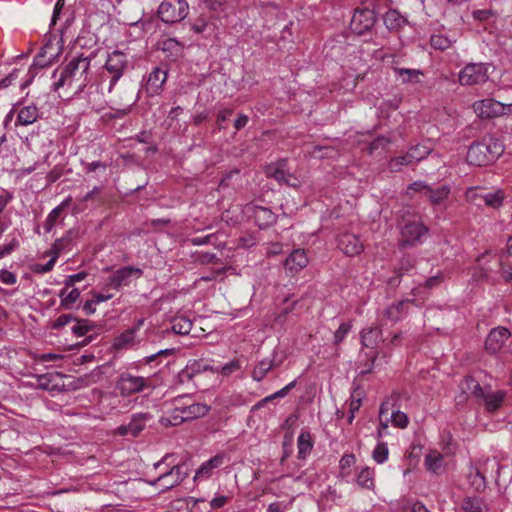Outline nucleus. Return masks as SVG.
<instances>
[{
  "mask_svg": "<svg viewBox=\"0 0 512 512\" xmlns=\"http://www.w3.org/2000/svg\"><path fill=\"white\" fill-rule=\"evenodd\" d=\"M90 59L82 55L72 58L64 67L54 71L52 87L55 91L65 89L71 93L81 92L88 84Z\"/></svg>",
  "mask_w": 512,
  "mask_h": 512,
  "instance_id": "obj_1",
  "label": "nucleus"
},
{
  "mask_svg": "<svg viewBox=\"0 0 512 512\" xmlns=\"http://www.w3.org/2000/svg\"><path fill=\"white\" fill-rule=\"evenodd\" d=\"M487 63H468L458 73V81L462 86L484 84L489 78Z\"/></svg>",
  "mask_w": 512,
  "mask_h": 512,
  "instance_id": "obj_2",
  "label": "nucleus"
},
{
  "mask_svg": "<svg viewBox=\"0 0 512 512\" xmlns=\"http://www.w3.org/2000/svg\"><path fill=\"white\" fill-rule=\"evenodd\" d=\"M188 9L186 0H163L158 8V15L165 23H176L187 16Z\"/></svg>",
  "mask_w": 512,
  "mask_h": 512,
  "instance_id": "obj_3",
  "label": "nucleus"
},
{
  "mask_svg": "<svg viewBox=\"0 0 512 512\" xmlns=\"http://www.w3.org/2000/svg\"><path fill=\"white\" fill-rule=\"evenodd\" d=\"M472 107L477 116L483 119L499 117L511 110V105H505L492 98L478 100Z\"/></svg>",
  "mask_w": 512,
  "mask_h": 512,
  "instance_id": "obj_4",
  "label": "nucleus"
},
{
  "mask_svg": "<svg viewBox=\"0 0 512 512\" xmlns=\"http://www.w3.org/2000/svg\"><path fill=\"white\" fill-rule=\"evenodd\" d=\"M150 387L149 380L131 373H122L116 383V388L122 396H130Z\"/></svg>",
  "mask_w": 512,
  "mask_h": 512,
  "instance_id": "obj_5",
  "label": "nucleus"
},
{
  "mask_svg": "<svg viewBox=\"0 0 512 512\" xmlns=\"http://www.w3.org/2000/svg\"><path fill=\"white\" fill-rule=\"evenodd\" d=\"M127 65V56L123 52L113 51L108 55L105 63V69L111 75L110 85L108 88L109 92L113 91L116 81L121 78L124 70L127 68Z\"/></svg>",
  "mask_w": 512,
  "mask_h": 512,
  "instance_id": "obj_6",
  "label": "nucleus"
},
{
  "mask_svg": "<svg viewBox=\"0 0 512 512\" xmlns=\"http://www.w3.org/2000/svg\"><path fill=\"white\" fill-rule=\"evenodd\" d=\"M338 249L348 257H355L364 251V243L357 234L340 233L336 238Z\"/></svg>",
  "mask_w": 512,
  "mask_h": 512,
  "instance_id": "obj_7",
  "label": "nucleus"
},
{
  "mask_svg": "<svg viewBox=\"0 0 512 512\" xmlns=\"http://www.w3.org/2000/svg\"><path fill=\"white\" fill-rule=\"evenodd\" d=\"M265 173L267 177L274 178L279 183H284L291 187H298L300 185L298 178L289 172L286 160H280L276 163L267 165L265 168Z\"/></svg>",
  "mask_w": 512,
  "mask_h": 512,
  "instance_id": "obj_8",
  "label": "nucleus"
},
{
  "mask_svg": "<svg viewBox=\"0 0 512 512\" xmlns=\"http://www.w3.org/2000/svg\"><path fill=\"white\" fill-rule=\"evenodd\" d=\"M374 23L375 15L372 10L368 8L357 9L352 16L350 28L354 33L362 35L369 31L374 26Z\"/></svg>",
  "mask_w": 512,
  "mask_h": 512,
  "instance_id": "obj_9",
  "label": "nucleus"
},
{
  "mask_svg": "<svg viewBox=\"0 0 512 512\" xmlns=\"http://www.w3.org/2000/svg\"><path fill=\"white\" fill-rule=\"evenodd\" d=\"M143 274L142 269L135 267H123L115 271L107 280V285L113 289L119 290L122 286H127L131 278H140Z\"/></svg>",
  "mask_w": 512,
  "mask_h": 512,
  "instance_id": "obj_10",
  "label": "nucleus"
},
{
  "mask_svg": "<svg viewBox=\"0 0 512 512\" xmlns=\"http://www.w3.org/2000/svg\"><path fill=\"white\" fill-rule=\"evenodd\" d=\"M427 232L428 229L421 222L414 221L405 224L401 229V246L417 244Z\"/></svg>",
  "mask_w": 512,
  "mask_h": 512,
  "instance_id": "obj_11",
  "label": "nucleus"
},
{
  "mask_svg": "<svg viewBox=\"0 0 512 512\" xmlns=\"http://www.w3.org/2000/svg\"><path fill=\"white\" fill-rule=\"evenodd\" d=\"M187 476H188V470L185 468V465L177 464V465H173L169 471L162 473L158 478H156L154 481H151L149 483L152 486H156L157 482H161L163 480L173 478V482L165 483L163 485V490H169V489L179 485Z\"/></svg>",
  "mask_w": 512,
  "mask_h": 512,
  "instance_id": "obj_12",
  "label": "nucleus"
},
{
  "mask_svg": "<svg viewBox=\"0 0 512 512\" xmlns=\"http://www.w3.org/2000/svg\"><path fill=\"white\" fill-rule=\"evenodd\" d=\"M510 332L504 327L494 328L488 334L485 341V348L488 352L497 353L509 339Z\"/></svg>",
  "mask_w": 512,
  "mask_h": 512,
  "instance_id": "obj_13",
  "label": "nucleus"
},
{
  "mask_svg": "<svg viewBox=\"0 0 512 512\" xmlns=\"http://www.w3.org/2000/svg\"><path fill=\"white\" fill-rule=\"evenodd\" d=\"M245 208L247 212L253 213L255 222L260 228H267L276 222L277 216L269 208L253 204H247Z\"/></svg>",
  "mask_w": 512,
  "mask_h": 512,
  "instance_id": "obj_14",
  "label": "nucleus"
},
{
  "mask_svg": "<svg viewBox=\"0 0 512 512\" xmlns=\"http://www.w3.org/2000/svg\"><path fill=\"white\" fill-rule=\"evenodd\" d=\"M109 93L112 95L111 101L119 108L123 107L125 112L130 111V107L133 106L138 99L135 89L129 86L123 89V93L116 91L114 86L113 91Z\"/></svg>",
  "mask_w": 512,
  "mask_h": 512,
  "instance_id": "obj_15",
  "label": "nucleus"
},
{
  "mask_svg": "<svg viewBox=\"0 0 512 512\" xmlns=\"http://www.w3.org/2000/svg\"><path fill=\"white\" fill-rule=\"evenodd\" d=\"M167 80V72L161 68H155L148 76L145 84V92L148 96L158 95Z\"/></svg>",
  "mask_w": 512,
  "mask_h": 512,
  "instance_id": "obj_16",
  "label": "nucleus"
},
{
  "mask_svg": "<svg viewBox=\"0 0 512 512\" xmlns=\"http://www.w3.org/2000/svg\"><path fill=\"white\" fill-rule=\"evenodd\" d=\"M151 419L149 414L134 415L127 425H122L117 428V433L121 436L136 437L144 429L146 422Z\"/></svg>",
  "mask_w": 512,
  "mask_h": 512,
  "instance_id": "obj_17",
  "label": "nucleus"
},
{
  "mask_svg": "<svg viewBox=\"0 0 512 512\" xmlns=\"http://www.w3.org/2000/svg\"><path fill=\"white\" fill-rule=\"evenodd\" d=\"M487 151L486 143L482 141L471 144L467 152L468 163L475 166H484L491 163Z\"/></svg>",
  "mask_w": 512,
  "mask_h": 512,
  "instance_id": "obj_18",
  "label": "nucleus"
},
{
  "mask_svg": "<svg viewBox=\"0 0 512 512\" xmlns=\"http://www.w3.org/2000/svg\"><path fill=\"white\" fill-rule=\"evenodd\" d=\"M179 406L184 422L204 417L210 410V407L204 403L188 404L183 402V400L179 402Z\"/></svg>",
  "mask_w": 512,
  "mask_h": 512,
  "instance_id": "obj_19",
  "label": "nucleus"
},
{
  "mask_svg": "<svg viewBox=\"0 0 512 512\" xmlns=\"http://www.w3.org/2000/svg\"><path fill=\"white\" fill-rule=\"evenodd\" d=\"M205 371H217L214 367L203 363L200 360L189 361L185 368L179 373L181 382L190 381L196 375Z\"/></svg>",
  "mask_w": 512,
  "mask_h": 512,
  "instance_id": "obj_20",
  "label": "nucleus"
},
{
  "mask_svg": "<svg viewBox=\"0 0 512 512\" xmlns=\"http://www.w3.org/2000/svg\"><path fill=\"white\" fill-rule=\"evenodd\" d=\"M308 264V258L304 250H294L285 261L286 270L295 274L305 268Z\"/></svg>",
  "mask_w": 512,
  "mask_h": 512,
  "instance_id": "obj_21",
  "label": "nucleus"
},
{
  "mask_svg": "<svg viewBox=\"0 0 512 512\" xmlns=\"http://www.w3.org/2000/svg\"><path fill=\"white\" fill-rule=\"evenodd\" d=\"M506 397V392L502 390L498 391H484L483 396L478 401H483L485 408L488 412L497 411L503 404Z\"/></svg>",
  "mask_w": 512,
  "mask_h": 512,
  "instance_id": "obj_22",
  "label": "nucleus"
},
{
  "mask_svg": "<svg viewBox=\"0 0 512 512\" xmlns=\"http://www.w3.org/2000/svg\"><path fill=\"white\" fill-rule=\"evenodd\" d=\"M17 110L16 125L28 126L39 118V109L34 104L22 106Z\"/></svg>",
  "mask_w": 512,
  "mask_h": 512,
  "instance_id": "obj_23",
  "label": "nucleus"
},
{
  "mask_svg": "<svg viewBox=\"0 0 512 512\" xmlns=\"http://www.w3.org/2000/svg\"><path fill=\"white\" fill-rule=\"evenodd\" d=\"M181 400H184V398L181 397V398L175 399L174 408L167 411L163 416L160 417L159 422L162 426L168 428V427L180 425L184 422V420L182 419V414L180 413L181 409L179 406V402Z\"/></svg>",
  "mask_w": 512,
  "mask_h": 512,
  "instance_id": "obj_24",
  "label": "nucleus"
},
{
  "mask_svg": "<svg viewBox=\"0 0 512 512\" xmlns=\"http://www.w3.org/2000/svg\"><path fill=\"white\" fill-rule=\"evenodd\" d=\"M224 463V456L222 454H217L208 461L202 463L200 467L197 469L195 474V479L198 478H208L211 476L212 471L218 467H220Z\"/></svg>",
  "mask_w": 512,
  "mask_h": 512,
  "instance_id": "obj_25",
  "label": "nucleus"
},
{
  "mask_svg": "<svg viewBox=\"0 0 512 512\" xmlns=\"http://www.w3.org/2000/svg\"><path fill=\"white\" fill-rule=\"evenodd\" d=\"M425 466L428 471L439 474L444 469V458L443 455L437 450H431L425 456Z\"/></svg>",
  "mask_w": 512,
  "mask_h": 512,
  "instance_id": "obj_26",
  "label": "nucleus"
},
{
  "mask_svg": "<svg viewBox=\"0 0 512 512\" xmlns=\"http://www.w3.org/2000/svg\"><path fill=\"white\" fill-rule=\"evenodd\" d=\"M408 305L409 301H400L397 303H393L385 309L384 315L388 320L392 322H397L401 320L406 314Z\"/></svg>",
  "mask_w": 512,
  "mask_h": 512,
  "instance_id": "obj_27",
  "label": "nucleus"
},
{
  "mask_svg": "<svg viewBox=\"0 0 512 512\" xmlns=\"http://www.w3.org/2000/svg\"><path fill=\"white\" fill-rule=\"evenodd\" d=\"M382 331L379 327H368L361 331L362 345L367 348H373L381 339Z\"/></svg>",
  "mask_w": 512,
  "mask_h": 512,
  "instance_id": "obj_28",
  "label": "nucleus"
},
{
  "mask_svg": "<svg viewBox=\"0 0 512 512\" xmlns=\"http://www.w3.org/2000/svg\"><path fill=\"white\" fill-rule=\"evenodd\" d=\"M459 387L463 393L474 396L476 400H479L485 391L479 382L470 376L465 377Z\"/></svg>",
  "mask_w": 512,
  "mask_h": 512,
  "instance_id": "obj_29",
  "label": "nucleus"
},
{
  "mask_svg": "<svg viewBox=\"0 0 512 512\" xmlns=\"http://www.w3.org/2000/svg\"><path fill=\"white\" fill-rule=\"evenodd\" d=\"M298 458L305 459L313 449L312 436L308 431H302L297 439Z\"/></svg>",
  "mask_w": 512,
  "mask_h": 512,
  "instance_id": "obj_30",
  "label": "nucleus"
},
{
  "mask_svg": "<svg viewBox=\"0 0 512 512\" xmlns=\"http://www.w3.org/2000/svg\"><path fill=\"white\" fill-rule=\"evenodd\" d=\"M451 189L448 185H442L437 189H432L430 186L427 188L426 197L429 199L431 204L439 205L443 203L449 196Z\"/></svg>",
  "mask_w": 512,
  "mask_h": 512,
  "instance_id": "obj_31",
  "label": "nucleus"
},
{
  "mask_svg": "<svg viewBox=\"0 0 512 512\" xmlns=\"http://www.w3.org/2000/svg\"><path fill=\"white\" fill-rule=\"evenodd\" d=\"M171 323H172V331L175 333V334H179V335H187L190 333L191 329H192V321L184 316V315H177L175 317L172 318L171 320Z\"/></svg>",
  "mask_w": 512,
  "mask_h": 512,
  "instance_id": "obj_32",
  "label": "nucleus"
},
{
  "mask_svg": "<svg viewBox=\"0 0 512 512\" xmlns=\"http://www.w3.org/2000/svg\"><path fill=\"white\" fill-rule=\"evenodd\" d=\"M406 19L394 9H390L384 15V24L389 30H396L402 27Z\"/></svg>",
  "mask_w": 512,
  "mask_h": 512,
  "instance_id": "obj_33",
  "label": "nucleus"
},
{
  "mask_svg": "<svg viewBox=\"0 0 512 512\" xmlns=\"http://www.w3.org/2000/svg\"><path fill=\"white\" fill-rule=\"evenodd\" d=\"M275 366L274 359H263L257 363L252 371V378L255 381H261L265 378L267 373Z\"/></svg>",
  "mask_w": 512,
  "mask_h": 512,
  "instance_id": "obj_34",
  "label": "nucleus"
},
{
  "mask_svg": "<svg viewBox=\"0 0 512 512\" xmlns=\"http://www.w3.org/2000/svg\"><path fill=\"white\" fill-rule=\"evenodd\" d=\"M374 476L375 471L373 468L364 467L357 475V484L366 489H372L374 487Z\"/></svg>",
  "mask_w": 512,
  "mask_h": 512,
  "instance_id": "obj_35",
  "label": "nucleus"
},
{
  "mask_svg": "<svg viewBox=\"0 0 512 512\" xmlns=\"http://www.w3.org/2000/svg\"><path fill=\"white\" fill-rule=\"evenodd\" d=\"M504 198V192L502 190H496L493 192H485L482 196V201L487 207L496 209L502 206Z\"/></svg>",
  "mask_w": 512,
  "mask_h": 512,
  "instance_id": "obj_36",
  "label": "nucleus"
},
{
  "mask_svg": "<svg viewBox=\"0 0 512 512\" xmlns=\"http://www.w3.org/2000/svg\"><path fill=\"white\" fill-rule=\"evenodd\" d=\"M483 143H486L487 152H489L490 162L495 161L504 151L502 143L493 137L484 138Z\"/></svg>",
  "mask_w": 512,
  "mask_h": 512,
  "instance_id": "obj_37",
  "label": "nucleus"
},
{
  "mask_svg": "<svg viewBox=\"0 0 512 512\" xmlns=\"http://www.w3.org/2000/svg\"><path fill=\"white\" fill-rule=\"evenodd\" d=\"M413 164H414V162H413L412 158H410V154H408L406 152L403 155H398V156L392 157L389 160L388 168L392 172H399L402 170V168L404 166H411Z\"/></svg>",
  "mask_w": 512,
  "mask_h": 512,
  "instance_id": "obj_38",
  "label": "nucleus"
},
{
  "mask_svg": "<svg viewBox=\"0 0 512 512\" xmlns=\"http://www.w3.org/2000/svg\"><path fill=\"white\" fill-rule=\"evenodd\" d=\"M462 508L465 512H488L486 504L477 497H467L462 502Z\"/></svg>",
  "mask_w": 512,
  "mask_h": 512,
  "instance_id": "obj_39",
  "label": "nucleus"
},
{
  "mask_svg": "<svg viewBox=\"0 0 512 512\" xmlns=\"http://www.w3.org/2000/svg\"><path fill=\"white\" fill-rule=\"evenodd\" d=\"M135 329H127L121 333L114 342L116 349H125L131 347L135 343Z\"/></svg>",
  "mask_w": 512,
  "mask_h": 512,
  "instance_id": "obj_40",
  "label": "nucleus"
},
{
  "mask_svg": "<svg viewBox=\"0 0 512 512\" xmlns=\"http://www.w3.org/2000/svg\"><path fill=\"white\" fill-rule=\"evenodd\" d=\"M504 257L505 256L503 254H501V255L494 254L493 255L494 264L493 265H489L488 267L484 268L485 272H491V271H494V270H499L506 280H512V267L509 268V269H506L504 267V263H503V258Z\"/></svg>",
  "mask_w": 512,
  "mask_h": 512,
  "instance_id": "obj_41",
  "label": "nucleus"
},
{
  "mask_svg": "<svg viewBox=\"0 0 512 512\" xmlns=\"http://www.w3.org/2000/svg\"><path fill=\"white\" fill-rule=\"evenodd\" d=\"M59 296L61 298V305L66 309H70L78 300L80 291L77 288H74L71 291H67V288H64L61 290Z\"/></svg>",
  "mask_w": 512,
  "mask_h": 512,
  "instance_id": "obj_42",
  "label": "nucleus"
},
{
  "mask_svg": "<svg viewBox=\"0 0 512 512\" xmlns=\"http://www.w3.org/2000/svg\"><path fill=\"white\" fill-rule=\"evenodd\" d=\"M395 73L401 78L402 82H418L422 74L416 69L394 68Z\"/></svg>",
  "mask_w": 512,
  "mask_h": 512,
  "instance_id": "obj_43",
  "label": "nucleus"
},
{
  "mask_svg": "<svg viewBox=\"0 0 512 512\" xmlns=\"http://www.w3.org/2000/svg\"><path fill=\"white\" fill-rule=\"evenodd\" d=\"M431 152V149L425 145L412 146L407 153L410 154L414 164L425 159Z\"/></svg>",
  "mask_w": 512,
  "mask_h": 512,
  "instance_id": "obj_44",
  "label": "nucleus"
},
{
  "mask_svg": "<svg viewBox=\"0 0 512 512\" xmlns=\"http://www.w3.org/2000/svg\"><path fill=\"white\" fill-rule=\"evenodd\" d=\"M68 205V201H63L60 205L55 207L47 216L46 222H45V230L51 231L54 227L59 215L64 210V208Z\"/></svg>",
  "mask_w": 512,
  "mask_h": 512,
  "instance_id": "obj_45",
  "label": "nucleus"
},
{
  "mask_svg": "<svg viewBox=\"0 0 512 512\" xmlns=\"http://www.w3.org/2000/svg\"><path fill=\"white\" fill-rule=\"evenodd\" d=\"M295 386H296V381L294 380V381L290 382L289 384H287L282 389L276 391L272 395L267 396L264 399H262L261 401H259L255 405V408L262 407L265 403H267L268 401H271L273 399L285 397L289 393V391L292 390Z\"/></svg>",
  "mask_w": 512,
  "mask_h": 512,
  "instance_id": "obj_46",
  "label": "nucleus"
},
{
  "mask_svg": "<svg viewBox=\"0 0 512 512\" xmlns=\"http://www.w3.org/2000/svg\"><path fill=\"white\" fill-rule=\"evenodd\" d=\"M389 455V449L385 442H380L376 445V447L373 450L372 458L373 460L378 463L382 464L385 461H387Z\"/></svg>",
  "mask_w": 512,
  "mask_h": 512,
  "instance_id": "obj_47",
  "label": "nucleus"
},
{
  "mask_svg": "<svg viewBox=\"0 0 512 512\" xmlns=\"http://www.w3.org/2000/svg\"><path fill=\"white\" fill-rule=\"evenodd\" d=\"M430 44L433 48L443 51L451 46L452 41L448 37L438 34L431 36Z\"/></svg>",
  "mask_w": 512,
  "mask_h": 512,
  "instance_id": "obj_48",
  "label": "nucleus"
},
{
  "mask_svg": "<svg viewBox=\"0 0 512 512\" xmlns=\"http://www.w3.org/2000/svg\"><path fill=\"white\" fill-rule=\"evenodd\" d=\"M391 422L395 427L404 429L408 426L409 419L404 412L396 410L391 413Z\"/></svg>",
  "mask_w": 512,
  "mask_h": 512,
  "instance_id": "obj_49",
  "label": "nucleus"
},
{
  "mask_svg": "<svg viewBox=\"0 0 512 512\" xmlns=\"http://www.w3.org/2000/svg\"><path fill=\"white\" fill-rule=\"evenodd\" d=\"M388 408L386 407V404H382L381 407H380V412H379V421H380V426H379V429H378V438H381L385 435V431L388 429Z\"/></svg>",
  "mask_w": 512,
  "mask_h": 512,
  "instance_id": "obj_50",
  "label": "nucleus"
},
{
  "mask_svg": "<svg viewBox=\"0 0 512 512\" xmlns=\"http://www.w3.org/2000/svg\"><path fill=\"white\" fill-rule=\"evenodd\" d=\"M241 369V362L239 359H233L229 363L221 367L220 370L216 369L222 376L228 377L231 374Z\"/></svg>",
  "mask_w": 512,
  "mask_h": 512,
  "instance_id": "obj_51",
  "label": "nucleus"
},
{
  "mask_svg": "<svg viewBox=\"0 0 512 512\" xmlns=\"http://www.w3.org/2000/svg\"><path fill=\"white\" fill-rule=\"evenodd\" d=\"M469 479L471 485L476 490L479 491L485 488V478L477 469L471 470L469 474Z\"/></svg>",
  "mask_w": 512,
  "mask_h": 512,
  "instance_id": "obj_52",
  "label": "nucleus"
},
{
  "mask_svg": "<svg viewBox=\"0 0 512 512\" xmlns=\"http://www.w3.org/2000/svg\"><path fill=\"white\" fill-rule=\"evenodd\" d=\"M196 261L200 264H222L221 260L214 253L199 252L196 254Z\"/></svg>",
  "mask_w": 512,
  "mask_h": 512,
  "instance_id": "obj_53",
  "label": "nucleus"
},
{
  "mask_svg": "<svg viewBox=\"0 0 512 512\" xmlns=\"http://www.w3.org/2000/svg\"><path fill=\"white\" fill-rule=\"evenodd\" d=\"M335 151L331 147H322L315 146L312 151H310V155L317 159H324L333 157Z\"/></svg>",
  "mask_w": 512,
  "mask_h": 512,
  "instance_id": "obj_54",
  "label": "nucleus"
},
{
  "mask_svg": "<svg viewBox=\"0 0 512 512\" xmlns=\"http://www.w3.org/2000/svg\"><path fill=\"white\" fill-rule=\"evenodd\" d=\"M351 328L352 325L350 323H342L334 333V344H340L350 332Z\"/></svg>",
  "mask_w": 512,
  "mask_h": 512,
  "instance_id": "obj_55",
  "label": "nucleus"
},
{
  "mask_svg": "<svg viewBox=\"0 0 512 512\" xmlns=\"http://www.w3.org/2000/svg\"><path fill=\"white\" fill-rule=\"evenodd\" d=\"M52 47L50 46H45L42 48L41 52L36 56L35 58V64L40 66V67H45L47 65H50L52 62H53V59H54V54H50V57L48 60H45V56L47 55L48 51L51 49Z\"/></svg>",
  "mask_w": 512,
  "mask_h": 512,
  "instance_id": "obj_56",
  "label": "nucleus"
},
{
  "mask_svg": "<svg viewBox=\"0 0 512 512\" xmlns=\"http://www.w3.org/2000/svg\"><path fill=\"white\" fill-rule=\"evenodd\" d=\"M231 268V266H222L218 269H213L208 274L201 276L199 280L205 282L216 280L219 276L224 275Z\"/></svg>",
  "mask_w": 512,
  "mask_h": 512,
  "instance_id": "obj_57",
  "label": "nucleus"
},
{
  "mask_svg": "<svg viewBox=\"0 0 512 512\" xmlns=\"http://www.w3.org/2000/svg\"><path fill=\"white\" fill-rule=\"evenodd\" d=\"M485 192L486 191L476 188V187L469 188V189H467V191L465 193L466 200L473 202L476 205H480V203H478V200L482 201V196H483V194H485Z\"/></svg>",
  "mask_w": 512,
  "mask_h": 512,
  "instance_id": "obj_58",
  "label": "nucleus"
},
{
  "mask_svg": "<svg viewBox=\"0 0 512 512\" xmlns=\"http://www.w3.org/2000/svg\"><path fill=\"white\" fill-rule=\"evenodd\" d=\"M19 246L17 238H12L9 243L0 246V259L11 254Z\"/></svg>",
  "mask_w": 512,
  "mask_h": 512,
  "instance_id": "obj_59",
  "label": "nucleus"
},
{
  "mask_svg": "<svg viewBox=\"0 0 512 512\" xmlns=\"http://www.w3.org/2000/svg\"><path fill=\"white\" fill-rule=\"evenodd\" d=\"M90 330L89 321L82 320L77 321V323L72 327V331L78 337L84 336Z\"/></svg>",
  "mask_w": 512,
  "mask_h": 512,
  "instance_id": "obj_60",
  "label": "nucleus"
},
{
  "mask_svg": "<svg viewBox=\"0 0 512 512\" xmlns=\"http://www.w3.org/2000/svg\"><path fill=\"white\" fill-rule=\"evenodd\" d=\"M21 72L20 69H14L7 77L0 80V88H7L12 85Z\"/></svg>",
  "mask_w": 512,
  "mask_h": 512,
  "instance_id": "obj_61",
  "label": "nucleus"
},
{
  "mask_svg": "<svg viewBox=\"0 0 512 512\" xmlns=\"http://www.w3.org/2000/svg\"><path fill=\"white\" fill-rule=\"evenodd\" d=\"M0 281L7 285H13L16 283L17 277L14 273L6 269H2L0 270Z\"/></svg>",
  "mask_w": 512,
  "mask_h": 512,
  "instance_id": "obj_62",
  "label": "nucleus"
},
{
  "mask_svg": "<svg viewBox=\"0 0 512 512\" xmlns=\"http://www.w3.org/2000/svg\"><path fill=\"white\" fill-rule=\"evenodd\" d=\"M209 24L205 17H199L193 24H192V30L195 33H203L207 30Z\"/></svg>",
  "mask_w": 512,
  "mask_h": 512,
  "instance_id": "obj_63",
  "label": "nucleus"
},
{
  "mask_svg": "<svg viewBox=\"0 0 512 512\" xmlns=\"http://www.w3.org/2000/svg\"><path fill=\"white\" fill-rule=\"evenodd\" d=\"M356 462L355 456L353 454H345L341 457L339 461L340 468L342 470L349 469Z\"/></svg>",
  "mask_w": 512,
  "mask_h": 512,
  "instance_id": "obj_64",
  "label": "nucleus"
}]
</instances>
